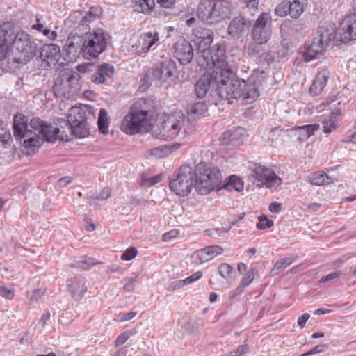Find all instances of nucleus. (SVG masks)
Here are the masks:
<instances>
[{"instance_id": "f257e3e1", "label": "nucleus", "mask_w": 356, "mask_h": 356, "mask_svg": "<svg viewBox=\"0 0 356 356\" xmlns=\"http://www.w3.org/2000/svg\"><path fill=\"white\" fill-rule=\"evenodd\" d=\"M218 72L204 73L195 84V92L199 98L205 97L210 87L216 86L218 95L222 99L241 100L243 104H251L258 98L259 92L254 78L247 81L237 80L235 82L227 81L223 75Z\"/></svg>"}, {"instance_id": "f03ea898", "label": "nucleus", "mask_w": 356, "mask_h": 356, "mask_svg": "<svg viewBox=\"0 0 356 356\" xmlns=\"http://www.w3.org/2000/svg\"><path fill=\"white\" fill-rule=\"evenodd\" d=\"M200 54L203 59L201 65H206L211 72H222L219 74L223 75V77L227 79V81L235 82L239 80L236 79L235 72L232 71L226 60L227 56L224 44H216L212 47L204 48Z\"/></svg>"}, {"instance_id": "7ed1b4c3", "label": "nucleus", "mask_w": 356, "mask_h": 356, "mask_svg": "<svg viewBox=\"0 0 356 356\" xmlns=\"http://www.w3.org/2000/svg\"><path fill=\"white\" fill-rule=\"evenodd\" d=\"M232 4L228 0H202L197 7V17L207 24H216L229 17Z\"/></svg>"}, {"instance_id": "20e7f679", "label": "nucleus", "mask_w": 356, "mask_h": 356, "mask_svg": "<svg viewBox=\"0 0 356 356\" xmlns=\"http://www.w3.org/2000/svg\"><path fill=\"white\" fill-rule=\"evenodd\" d=\"M79 78L80 75L70 69L60 70L53 87L54 95L70 99L76 95L79 90Z\"/></svg>"}, {"instance_id": "39448f33", "label": "nucleus", "mask_w": 356, "mask_h": 356, "mask_svg": "<svg viewBox=\"0 0 356 356\" xmlns=\"http://www.w3.org/2000/svg\"><path fill=\"white\" fill-rule=\"evenodd\" d=\"M145 103L137 102L133 104L129 113L124 117L121 129L127 134L133 135L140 132L147 124L148 111L145 108Z\"/></svg>"}, {"instance_id": "423d86ee", "label": "nucleus", "mask_w": 356, "mask_h": 356, "mask_svg": "<svg viewBox=\"0 0 356 356\" xmlns=\"http://www.w3.org/2000/svg\"><path fill=\"white\" fill-rule=\"evenodd\" d=\"M196 173L189 165H181L170 180L169 186L177 195H188L195 182Z\"/></svg>"}, {"instance_id": "0eeeda50", "label": "nucleus", "mask_w": 356, "mask_h": 356, "mask_svg": "<svg viewBox=\"0 0 356 356\" xmlns=\"http://www.w3.org/2000/svg\"><path fill=\"white\" fill-rule=\"evenodd\" d=\"M249 170L252 182H258L260 188L266 186L270 189H275L282 183V179L271 168L260 163H251Z\"/></svg>"}, {"instance_id": "6e6552de", "label": "nucleus", "mask_w": 356, "mask_h": 356, "mask_svg": "<svg viewBox=\"0 0 356 356\" xmlns=\"http://www.w3.org/2000/svg\"><path fill=\"white\" fill-rule=\"evenodd\" d=\"M28 118L22 113H17L13 118V134L17 139H23V145L26 149L39 147L41 140L38 136H32L33 131L29 130Z\"/></svg>"}, {"instance_id": "1a4fd4ad", "label": "nucleus", "mask_w": 356, "mask_h": 356, "mask_svg": "<svg viewBox=\"0 0 356 356\" xmlns=\"http://www.w3.org/2000/svg\"><path fill=\"white\" fill-rule=\"evenodd\" d=\"M83 39V57L87 60L97 58L107 47L106 34L102 29L86 32Z\"/></svg>"}, {"instance_id": "9d476101", "label": "nucleus", "mask_w": 356, "mask_h": 356, "mask_svg": "<svg viewBox=\"0 0 356 356\" xmlns=\"http://www.w3.org/2000/svg\"><path fill=\"white\" fill-rule=\"evenodd\" d=\"M177 65L172 59L165 58L154 66L151 75L160 86L168 88L177 79Z\"/></svg>"}, {"instance_id": "9b49d317", "label": "nucleus", "mask_w": 356, "mask_h": 356, "mask_svg": "<svg viewBox=\"0 0 356 356\" xmlns=\"http://www.w3.org/2000/svg\"><path fill=\"white\" fill-rule=\"evenodd\" d=\"M184 124V115L179 112L170 115L165 120L159 128V133L156 134V131H155L154 136L156 138L163 140L174 139L178 136Z\"/></svg>"}, {"instance_id": "f8f14e48", "label": "nucleus", "mask_w": 356, "mask_h": 356, "mask_svg": "<svg viewBox=\"0 0 356 356\" xmlns=\"http://www.w3.org/2000/svg\"><path fill=\"white\" fill-rule=\"evenodd\" d=\"M12 48L19 54V58L28 61L36 55L37 44L31 39L29 34L21 31L16 33L12 42Z\"/></svg>"}, {"instance_id": "ddd939ff", "label": "nucleus", "mask_w": 356, "mask_h": 356, "mask_svg": "<svg viewBox=\"0 0 356 356\" xmlns=\"http://www.w3.org/2000/svg\"><path fill=\"white\" fill-rule=\"evenodd\" d=\"M270 20V15L263 13L255 21L252 29V37L255 43L264 44L270 40L271 36Z\"/></svg>"}, {"instance_id": "4468645a", "label": "nucleus", "mask_w": 356, "mask_h": 356, "mask_svg": "<svg viewBox=\"0 0 356 356\" xmlns=\"http://www.w3.org/2000/svg\"><path fill=\"white\" fill-rule=\"evenodd\" d=\"M159 40V35L158 32L143 33L138 37L136 42L131 45V51L140 56L146 54Z\"/></svg>"}, {"instance_id": "2eb2a0df", "label": "nucleus", "mask_w": 356, "mask_h": 356, "mask_svg": "<svg viewBox=\"0 0 356 356\" xmlns=\"http://www.w3.org/2000/svg\"><path fill=\"white\" fill-rule=\"evenodd\" d=\"M339 40L348 43L356 40V13L347 16L340 24L337 31Z\"/></svg>"}, {"instance_id": "dca6fc26", "label": "nucleus", "mask_w": 356, "mask_h": 356, "mask_svg": "<svg viewBox=\"0 0 356 356\" xmlns=\"http://www.w3.org/2000/svg\"><path fill=\"white\" fill-rule=\"evenodd\" d=\"M175 57L180 64H188L193 58L194 51L191 44L186 39L179 40L174 45Z\"/></svg>"}, {"instance_id": "f3484780", "label": "nucleus", "mask_w": 356, "mask_h": 356, "mask_svg": "<svg viewBox=\"0 0 356 356\" xmlns=\"http://www.w3.org/2000/svg\"><path fill=\"white\" fill-rule=\"evenodd\" d=\"M222 252L223 249L219 245L207 246L194 252L191 255V259L195 264H201L221 254Z\"/></svg>"}, {"instance_id": "a211bd4d", "label": "nucleus", "mask_w": 356, "mask_h": 356, "mask_svg": "<svg viewBox=\"0 0 356 356\" xmlns=\"http://www.w3.org/2000/svg\"><path fill=\"white\" fill-rule=\"evenodd\" d=\"M83 42L84 39L83 37L76 33L74 35L72 33L67 38L65 43L66 48L64 50L71 58L79 56L81 53L83 55Z\"/></svg>"}, {"instance_id": "6ab92c4d", "label": "nucleus", "mask_w": 356, "mask_h": 356, "mask_svg": "<svg viewBox=\"0 0 356 356\" xmlns=\"http://www.w3.org/2000/svg\"><path fill=\"white\" fill-rule=\"evenodd\" d=\"M195 37L194 42L198 45V54L204 48H208L213 40V32L209 29L199 27L193 30Z\"/></svg>"}, {"instance_id": "aec40b11", "label": "nucleus", "mask_w": 356, "mask_h": 356, "mask_svg": "<svg viewBox=\"0 0 356 356\" xmlns=\"http://www.w3.org/2000/svg\"><path fill=\"white\" fill-rule=\"evenodd\" d=\"M81 119H75L72 114L70 113L67 117V121L70 124L69 129L72 135L76 138H85L89 134L87 127V122L82 115Z\"/></svg>"}, {"instance_id": "412c9836", "label": "nucleus", "mask_w": 356, "mask_h": 356, "mask_svg": "<svg viewBox=\"0 0 356 356\" xmlns=\"http://www.w3.org/2000/svg\"><path fill=\"white\" fill-rule=\"evenodd\" d=\"M86 282L85 277L80 275L68 280L67 286L74 300H79L83 298L88 290Z\"/></svg>"}, {"instance_id": "4be33fe9", "label": "nucleus", "mask_w": 356, "mask_h": 356, "mask_svg": "<svg viewBox=\"0 0 356 356\" xmlns=\"http://www.w3.org/2000/svg\"><path fill=\"white\" fill-rule=\"evenodd\" d=\"M115 73L113 65L103 63L97 67L95 73L91 75V81L96 84L106 83L108 79H111Z\"/></svg>"}, {"instance_id": "5701e85b", "label": "nucleus", "mask_w": 356, "mask_h": 356, "mask_svg": "<svg viewBox=\"0 0 356 356\" xmlns=\"http://www.w3.org/2000/svg\"><path fill=\"white\" fill-rule=\"evenodd\" d=\"M334 24L325 22L318 27L317 30L318 36L314 39L316 40L325 49L334 39Z\"/></svg>"}, {"instance_id": "b1692460", "label": "nucleus", "mask_w": 356, "mask_h": 356, "mask_svg": "<svg viewBox=\"0 0 356 356\" xmlns=\"http://www.w3.org/2000/svg\"><path fill=\"white\" fill-rule=\"evenodd\" d=\"M197 170L200 174H202L218 187L222 179L220 171L218 168L207 163H201L198 165Z\"/></svg>"}, {"instance_id": "393cba45", "label": "nucleus", "mask_w": 356, "mask_h": 356, "mask_svg": "<svg viewBox=\"0 0 356 356\" xmlns=\"http://www.w3.org/2000/svg\"><path fill=\"white\" fill-rule=\"evenodd\" d=\"M329 79V72L326 70L319 72L314 80L309 92L312 96L318 95L325 87Z\"/></svg>"}, {"instance_id": "a878e982", "label": "nucleus", "mask_w": 356, "mask_h": 356, "mask_svg": "<svg viewBox=\"0 0 356 356\" xmlns=\"http://www.w3.org/2000/svg\"><path fill=\"white\" fill-rule=\"evenodd\" d=\"M195 190L200 194L205 195L214 191L217 187L202 174L195 177V182L193 186Z\"/></svg>"}, {"instance_id": "bb28decb", "label": "nucleus", "mask_w": 356, "mask_h": 356, "mask_svg": "<svg viewBox=\"0 0 356 356\" xmlns=\"http://www.w3.org/2000/svg\"><path fill=\"white\" fill-rule=\"evenodd\" d=\"M325 48L323 47L316 40L314 39L312 42L307 46L303 53L304 59L309 62L318 58L319 55L323 54Z\"/></svg>"}, {"instance_id": "cd10ccee", "label": "nucleus", "mask_w": 356, "mask_h": 356, "mask_svg": "<svg viewBox=\"0 0 356 356\" xmlns=\"http://www.w3.org/2000/svg\"><path fill=\"white\" fill-rule=\"evenodd\" d=\"M60 49L59 46L51 44L46 46L43 51L42 56L44 57V60L49 65H54L60 59Z\"/></svg>"}, {"instance_id": "c85d7f7f", "label": "nucleus", "mask_w": 356, "mask_h": 356, "mask_svg": "<svg viewBox=\"0 0 356 356\" xmlns=\"http://www.w3.org/2000/svg\"><path fill=\"white\" fill-rule=\"evenodd\" d=\"M14 24L10 22H6L0 25V47L3 48L12 40L14 33Z\"/></svg>"}, {"instance_id": "c756f323", "label": "nucleus", "mask_w": 356, "mask_h": 356, "mask_svg": "<svg viewBox=\"0 0 356 356\" xmlns=\"http://www.w3.org/2000/svg\"><path fill=\"white\" fill-rule=\"evenodd\" d=\"M59 129L54 127L51 124L47 123L46 125L40 134V138L41 140V145L44 141L50 143L55 142L59 136Z\"/></svg>"}, {"instance_id": "7c9ffc66", "label": "nucleus", "mask_w": 356, "mask_h": 356, "mask_svg": "<svg viewBox=\"0 0 356 356\" xmlns=\"http://www.w3.org/2000/svg\"><path fill=\"white\" fill-rule=\"evenodd\" d=\"M250 26V22L246 23L242 17L238 16L231 21L228 27V33L232 37H238L245 27Z\"/></svg>"}, {"instance_id": "2f4dec72", "label": "nucleus", "mask_w": 356, "mask_h": 356, "mask_svg": "<svg viewBox=\"0 0 356 356\" xmlns=\"http://www.w3.org/2000/svg\"><path fill=\"white\" fill-rule=\"evenodd\" d=\"M336 181L335 178L327 175L323 171L313 172L309 177L310 184L315 186L329 185Z\"/></svg>"}, {"instance_id": "473e14b6", "label": "nucleus", "mask_w": 356, "mask_h": 356, "mask_svg": "<svg viewBox=\"0 0 356 356\" xmlns=\"http://www.w3.org/2000/svg\"><path fill=\"white\" fill-rule=\"evenodd\" d=\"M136 10L141 13L149 15L155 7L154 0H136Z\"/></svg>"}, {"instance_id": "72a5a7b5", "label": "nucleus", "mask_w": 356, "mask_h": 356, "mask_svg": "<svg viewBox=\"0 0 356 356\" xmlns=\"http://www.w3.org/2000/svg\"><path fill=\"white\" fill-rule=\"evenodd\" d=\"M99 13L100 11L98 8L92 7L90 10L86 13L85 16L82 17L79 26H81L83 30H84V28L86 29L89 23L94 22L98 18Z\"/></svg>"}, {"instance_id": "f704fd0d", "label": "nucleus", "mask_w": 356, "mask_h": 356, "mask_svg": "<svg viewBox=\"0 0 356 356\" xmlns=\"http://www.w3.org/2000/svg\"><path fill=\"white\" fill-rule=\"evenodd\" d=\"M207 111V106L202 102L192 105L188 110V120L200 118Z\"/></svg>"}, {"instance_id": "c9c22d12", "label": "nucleus", "mask_w": 356, "mask_h": 356, "mask_svg": "<svg viewBox=\"0 0 356 356\" xmlns=\"http://www.w3.org/2000/svg\"><path fill=\"white\" fill-rule=\"evenodd\" d=\"M339 127L338 119L327 117L322 120V130L324 134L329 135Z\"/></svg>"}, {"instance_id": "e433bc0d", "label": "nucleus", "mask_w": 356, "mask_h": 356, "mask_svg": "<svg viewBox=\"0 0 356 356\" xmlns=\"http://www.w3.org/2000/svg\"><path fill=\"white\" fill-rule=\"evenodd\" d=\"M289 15L293 19L298 18L303 13V5L300 0H289Z\"/></svg>"}, {"instance_id": "4c0bfd02", "label": "nucleus", "mask_w": 356, "mask_h": 356, "mask_svg": "<svg viewBox=\"0 0 356 356\" xmlns=\"http://www.w3.org/2000/svg\"><path fill=\"white\" fill-rule=\"evenodd\" d=\"M219 274L228 282L234 280L235 270L232 266L228 264L224 263L218 266Z\"/></svg>"}, {"instance_id": "58836bf2", "label": "nucleus", "mask_w": 356, "mask_h": 356, "mask_svg": "<svg viewBox=\"0 0 356 356\" xmlns=\"http://www.w3.org/2000/svg\"><path fill=\"white\" fill-rule=\"evenodd\" d=\"M172 148L168 145H161L152 148L149 151V154L155 159L165 158L172 153Z\"/></svg>"}, {"instance_id": "ea45409f", "label": "nucleus", "mask_w": 356, "mask_h": 356, "mask_svg": "<svg viewBox=\"0 0 356 356\" xmlns=\"http://www.w3.org/2000/svg\"><path fill=\"white\" fill-rule=\"evenodd\" d=\"M98 127L99 129L103 134H106L108 133V124L109 120L107 116V112L105 109H101L99 113L98 118Z\"/></svg>"}, {"instance_id": "a19ab883", "label": "nucleus", "mask_w": 356, "mask_h": 356, "mask_svg": "<svg viewBox=\"0 0 356 356\" xmlns=\"http://www.w3.org/2000/svg\"><path fill=\"white\" fill-rule=\"evenodd\" d=\"M292 263L293 259L291 257L282 258L277 260L270 271L271 275H275L278 274Z\"/></svg>"}, {"instance_id": "79ce46f5", "label": "nucleus", "mask_w": 356, "mask_h": 356, "mask_svg": "<svg viewBox=\"0 0 356 356\" xmlns=\"http://www.w3.org/2000/svg\"><path fill=\"white\" fill-rule=\"evenodd\" d=\"M47 122L43 121L39 118H33L31 120L29 124L30 127L35 130V133H33L32 136L36 137L38 136L40 137V134L42 131V129L44 127Z\"/></svg>"}, {"instance_id": "37998d69", "label": "nucleus", "mask_w": 356, "mask_h": 356, "mask_svg": "<svg viewBox=\"0 0 356 356\" xmlns=\"http://www.w3.org/2000/svg\"><path fill=\"white\" fill-rule=\"evenodd\" d=\"M289 0L281 2L275 9V14L279 17H285L289 15Z\"/></svg>"}, {"instance_id": "c03bdc74", "label": "nucleus", "mask_w": 356, "mask_h": 356, "mask_svg": "<svg viewBox=\"0 0 356 356\" xmlns=\"http://www.w3.org/2000/svg\"><path fill=\"white\" fill-rule=\"evenodd\" d=\"M102 262H95V259L88 257L76 263L77 266L83 270H89L92 266L102 264Z\"/></svg>"}, {"instance_id": "a18cd8bd", "label": "nucleus", "mask_w": 356, "mask_h": 356, "mask_svg": "<svg viewBox=\"0 0 356 356\" xmlns=\"http://www.w3.org/2000/svg\"><path fill=\"white\" fill-rule=\"evenodd\" d=\"M280 48V50H278L276 52V55H273L271 53L268 54L265 56V59L270 63L271 62H273L276 59L279 58H283L286 56V50L285 48L282 46L279 47Z\"/></svg>"}, {"instance_id": "49530a36", "label": "nucleus", "mask_w": 356, "mask_h": 356, "mask_svg": "<svg viewBox=\"0 0 356 356\" xmlns=\"http://www.w3.org/2000/svg\"><path fill=\"white\" fill-rule=\"evenodd\" d=\"M256 273L254 268L250 269L245 275L240 283V287H245L248 286L254 280Z\"/></svg>"}, {"instance_id": "de8ad7c7", "label": "nucleus", "mask_w": 356, "mask_h": 356, "mask_svg": "<svg viewBox=\"0 0 356 356\" xmlns=\"http://www.w3.org/2000/svg\"><path fill=\"white\" fill-rule=\"evenodd\" d=\"M229 184L236 191H241L243 189V181L236 175L229 177Z\"/></svg>"}, {"instance_id": "09e8293b", "label": "nucleus", "mask_w": 356, "mask_h": 356, "mask_svg": "<svg viewBox=\"0 0 356 356\" xmlns=\"http://www.w3.org/2000/svg\"><path fill=\"white\" fill-rule=\"evenodd\" d=\"M306 134L307 138L311 137L319 129V124H308L299 127Z\"/></svg>"}, {"instance_id": "8fccbe9b", "label": "nucleus", "mask_w": 356, "mask_h": 356, "mask_svg": "<svg viewBox=\"0 0 356 356\" xmlns=\"http://www.w3.org/2000/svg\"><path fill=\"white\" fill-rule=\"evenodd\" d=\"M273 225V220H268L266 216H261L259 218V222L257 224V227L259 229H266L271 227Z\"/></svg>"}, {"instance_id": "3c124183", "label": "nucleus", "mask_w": 356, "mask_h": 356, "mask_svg": "<svg viewBox=\"0 0 356 356\" xmlns=\"http://www.w3.org/2000/svg\"><path fill=\"white\" fill-rule=\"evenodd\" d=\"M111 188L106 187L102 190L99 194L92 195L90 197V199L96 200H107L111 196Z\"/></svg>"}, {"instance_id": "603ef678", "label": "nucleus", "mask_w": 356, "mask_h": 356, "mask_svg": "<svg viewBox=\"0 0 356 356\" xmlns=\"http://www.w3.org/2000/svg\"><path fill=\"white\" fill-rule=\"evenodd\" d=\"M137 254V250L134 247H130L123 252L121 255V259L124 261H130L136 257Z\"/></svg>"}, {"instance_id": "864d4df0", "label": "nucleus", "mask_w": 356, "mask_h": 356, "mask_svg": "<svg viewBox=\"0 0 356 356\" xmlns=\"http://www.w3.org/2000/svg\"><path fill=\"white\" fill-rule=\"evenodd\" d=\"M341 275H342V272L340 270L332 272L330 274H328L327 275L323 277L320 280L319 282L321 283H325L326 282L337 279V278L339 277Z\"/></svg>"}, {"instance_id": "5fc2aeb1", "label": "nucleus", "mask_w": 356, "mask_h": 356, "mask_svg": "<svg viewBox=\"0 0 356 356\" xmlns=\"http://www.w3.org/2000/svg\"><path fill=\"white\" fill-rule=\"evenodd\" d=\"M203 274L202 271H197L190 276L187 277L186 279H184L186 284H190L198 280H200L202 277Z\"/></svg>"}, {"instance_id": "6e6d98bb", "label": "nucleus", "mask_w": 356, "mask_h": 356, "mask_svg": "<svg viewBox=\"0 0 356 356\" xmlns=\"http://www.w3.org/2000/svg\"><path fill=\"white\" fill-rule=\"evenodd\" d=\"M51 316L50 312L49 310H46L42 315V317L38 323V327L40 329L44 328L47 322L49 320Z\"/></svg>"}, {"instance_id": "4d7b16f0", "label": "nucleus", "mask_w": 356, "mask_h": 356, "mask_svg": "<svg viewBox=\"0 0 356 356\" xmlns=\"http://www.w3.org/2000/svg\"><path fill=\"white\" fill-rule=\"evenodd\" d=\"M249 346L247 344H243L238 347L235 350L230 352V356H241L248 351Z\"/></svg>"}, {"instance_id": "13d9d810", "label": "nucleus", "mask_w": 356, "mask_h": 356, "mask_svg": "<svg viewBox=\"0 0 356 356\" xmlns=\"http://www.w3.org/2000/svg\"><path fill=\"white\" fill-rule=\"evenodd\" d=\"M0 295L6 299L10 300L14 297V291L3 286H0Z\"/></svg>"}, {"instance_id": "bf43d9fd", "label": "nucleus", "mask_w": 356, "mask_h": 356, "mask_svg": "<svg viewBox=\"0 0 356 356\" xmlns=\"http://www.w3.org/2000/svg\"><path fill=\"white\" fill-rule=\"evenodd\" d=\"M137 314L136 312H130L124 314H120L118 315V320L120 321H127L134 318Z\"/></svg>"}, {"instance_id": "052dcab7", "label": "nucleus", "mask_w": 356, "mask_h": 356, "mask_svg": "<svg viewBox=\"0 0 356 356\" xmlns=\"http://www.w3.org/2000/svg\"><path fill=\"white\" fill-rule=\"evenodd\" d=\"M157 3L164 8H172L176 3V0H157Z\"/></svg>"}, {"instance_id": "680f3d73", "label": "nucleus", "mask_w": 356, "mask_h": 356, "mask_svg": "<svg viewBox=\"0 0 356 356\" xmlns=\"http://www.w3.org/2000/svg\"><path fill=\"white\" fill-rule=\"evenodd\" d=\"M179 232L176 229H173L168 232H166L162 236L163 241L165 242L169 241L171 239L176 238Z\"/></svg>"}, {"instance_id": "e2e57ef3", "label": "nucleus", "mask_w": 356, "mask_h": 356, "mask_svg": "<svg viewBox=\"0 0 356 356\" xmlns=\"http://www.w3.org/2000/svg\"><path fill=\"white\" fill-rule=\"evenodd\" d=\"M310 315L308 313H304L301 316H300L298 319V325L303 328L305 326V324L308 319L309 318Z\"/></svg>"}, {"instance_id": "0e129e2a", "label": "nucleus", "mask_w": 356, "mask_h": 356, "mask_svg": "<svg viewBox=\"0 0 356 356\" xmlns=\"http://www.w3.org/2000/svg\"><path fill=\"white\" fill-rule=\"evenodd\" d=\"M43 35L47 37L51 40H54L57 38V33L55 31H51L49 29L42 30Z\"/></svg>"}, {"instance_id": "69168bd1", "label": "nucleus", "mask_w": 356, "mask_h": 356, "mask_svg": "<svg viewBox=\"0 0 356 356\" xmlns=\"http://www.w3.org/2000/svg\"><path fill=\"white\" fill-rule=\"evenodd\" d=\"M129 337V336L127 333H122L120 334L115 341L116 346L124 344L128 340Z\"/></svg>"}, {"instance_id": "338daca9", "label": "nucleus", "mask_w": 356, "mask_h": 356, "mask_svg": "<svg viewBox=\"0 0 356 356\" xmlns=\"http://www.w3.org/2000/svg\"><path fill=\"white\" fill-rule=\"evenodd\" d=\"M44 293V291H42L41 289H36L34 290L32 292V294L31 296V300L38 301L39 299L41 298V296Z\"/></svg>"}, {"instance_id": "774afa93", "label": "nucleus", "mask_w": 356, "mask_h": 356, "mask_svg": "<svg viewBox=\"0 0 356 356\" xmlns=\"http://www.w3.org/2000/svg\"><path fill=\"white\" fill-rule=\"evenodd\" d=\"M72 179L71 177H63L58 179V184L60 187H65L70 183H71Z\"/></svg>"}]
</instances>
